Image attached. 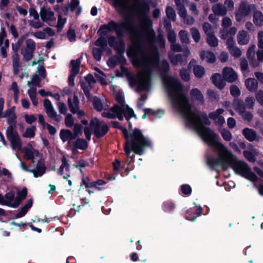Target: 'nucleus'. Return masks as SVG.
<instances>
[{"label":"nucleus","instance_id":"1","mask_svg":"<svg viewBox=\"0 0 263 263\" xmlns=\"http://www.w3.org/2000/svg\"><path fill=\"white\" fill-rule=\"evenodd\" d=\"M142 25L148 28L143 29L133 36L134 45L127 50V55L131 59L133 64L140 70L135 76H128V80L131 87H136L137 91H149L152 86V73L157 68L161 72L162 80L168 95L173 107L183 117L186 125L197 126V121L201 118L205 120V115L199 112L191 107L188 98L183 90L179 81L173 77L163 74L170 69V65L166 60L159 62L158 53L154 45V32L151 28L152 23L143 22Z\"/></svg>","mask_w":263,"mask_h":263},{"label":"nucleus","instance_id":"2","mask_svg":"<svg viewBox=\"0 0 263 263\" xmlns=\"http://www.w3.org/2000/svg\"><path fill=\"white\" fill-rule=\"evenodd\" d=\"M204 118L197 121V126H190L189 127L195 129L200 137L210 146L214 148L217 155V158H209L208 164L212 167L220 165L225 166L229 165L234 171L247 179L255 182L257 176L251 171L248 165L243 161L239 160L223 143L218 141L219 136L210 128L204 127L203 124H209V121L205 116Z\"/></svg>","mask_w":263,"mask_h":263},{"label":"nucleus","instance_id":"3","mask_svg":"<svg viewBox=\"0 0 263 263\" xmlns=\"http://www.w3.org/2000/svg\"><path fill=\"white\" fill-rule=\"evenodd\" d=\"M122 133L126 140L125 152L131 159L135 157V154L132 152L141 155L145 148L151 146L150 141L138 129H135L129 135H128L126 128L122 129Z\"/></svg>","mask_w":263,"mask_h":263},{"label":"nucleus","instance_id":"4","mask_svg":"<svg viewBox=\"0 0 263 263\" xmlns=\"http://www.w3.org/2000/svg\"><path fill=\"white\" fill-rule=\"evenodd\" d=\"M114 4L116 8L118 9L120 13L125 15H135L139 18L140 24L141 25V28L138 30H133L131 24L127 21H123L122 22L117 23L113 21H110L108 24H104L100 27V30H102L103 32H116L118 35H121L123 32L126 31L132 30L131 38L133 42V45L130 47H132L134 43L133 42V36L135 33H138L142 31L143 29L148 28L147 27L142 25L141 23L140 18L139 15L137 14L135 12H124L121 11L118 7L116 6L115 1H114Z\"/></svg>","mask_w":263,"mask_h":263},{"label":"nucleus","instance_id":"5","mask_svg":"<svg viewBox=\"0 0 263 263\" xmlns=\"http://www.w3.org/2000/svg\"><path fill=\"white\" fill-rule=\"evenodd\" d=\"M115 1L116 6L121 11L135 12L142 17L143 22L149 24V17L147 15L149 7L146 3L140 2L138 0H115Z\"/></svg>","mask_w":263,"mask_h":263},{"label":"nucleus","instance_id":"6","mask_svg":"<svg viewBox=\"0 0 263 263\" xmlns=\"http://www.w3.org/2000/svg\"><path fill=\"white\" fill-rule=\"evenodd\" d=\"M116 98L121 106L116 105L111 108L109 110H108L107 112L104 111L102 114L104 117L108 118H118L119 120L122 121L123 120V115L127 120H129L130 118L135 116L133 110L124 104V96L122 92L117 93Z\"/></svg>","mask_w":263,"mask_h":263},{"label":"nucleus","instance_id":"7","mask_svg":"<svg viewBox=\"0 0 263 263\" xmlns=\"http://www.w3.org/2000/svg\"><path fill=\"white\" fill-rule=\"evenodd\" d=\"M22 152L24 153V157L26 159L31 160L32 162H38L36 168L32 171L33 176L38 177L43 175L45 172V167L42 159V155L30 145L23 148Z\"/></svg>","mask_w":263,"mask_h":263},{"label":"nucleus","instance_id":"8","mask_svg":"<svg viewBox=\"0 0 263 263\" xmlns=\"http://www.w3.org/2000/svg\"><path fill=\"white\" fill-rule=\"evenodd\" d=\"M27 193V189L24 188L21 191L17 192V196L15 197V192L11 191L6 193L5 196H3L2 205H7L13 208H17L22 201L26 198Z\"/></svg>","mask_w":263,"mask_h":263},{"label":"nucleus","instance_id":"9","mask_svg":"<svg viewBox=\"0 0 263 263\" xmlns=\"http://www.w3.org/2000/svg\"><path fill=\"white\" fill-rule=\"evenodd\" d=\"M10 118L8 119V121L11 124V125L8 127L7 130V137L10 141L12 148L13 150L16 151H22V142L17 132L14 130L12 125L13 123H15V115L13 113L11 112L10 114Z\"/></svg>","mask_w":263,"mask_h":263},{"label":"nucleus","instance_id":"10","mask_svg":"<svg viewBox=\"0 0 263 263\" xmlns=\"http://www.w3.org/2000/svg\"><path fill=\"white\" fill-rule=\"evenodd\" d=\"M90 125L93 129L95 135L98 138L104 136L108 130L107 124L99 121L96 118L91 120Z\"/></svg>","mask_w":263,"mask_h":263},{"label":"nucleus","instance_id":"11","mask_svg":"<svg viewBox=\"0 0 263 263\" xmlns=\"http://www.w3.org/2000/svg\"><path fill=\"white\" fill-rule=\"evenodd\" d=\"M254 5H249L246 2H241L238 9L235 12V18L237 22H240L244 17L247 16Z\"/></svg>","mask_w":263,"mask_h":263},{"label":"nucleus","instance_id":"12","mask_svg":"<svg viewBox=\"0 0 263 263\" xmlns=\"http://www.w3.org/2000/svg\"><path fill=\"white\" fill-rule=\"evenodd\" d=\"M224 112V109L218 108L209 114V117L212 119L216 124L222 125L225 122V119L222 116Z\"/></svg>","mask_w":263,"mask_h":263},{"label":"nucleus","instance_id":"13","mask_svg":"<svg viewBox=\"0 0 263 263\" xmlns=\"http://www.w3.org/2000/svg\"><path fill=\"white\" fill-rule=\"evenodd\" d=\"M222 75L224 79L230 83L235 82L238 78L237 73L232 68L229 67H226L223 68Z\"/></svg>","mask_w":263,"mask_h":263},{"label":"nucleus","instance_id":"14","mask_svg":"<svg viewBox=\"0 0 263 263\" xmlns=\"http://www.w3.org/2000/svg\"><path fill=\"white\" fill-rule=\"evenodd\" d=\"M40 14L42 20L46 23L54 22L56 20L54 12L50 9L42 8Z\"/></svg>","mask_w":263,"mask_h":263},{"label":"nucleus","instance_id":"15","mask_svg":"<svg viewBox=\"0 0 263 263\" xmlns=\"http://www.w3.org/2000/svg\"><path fill=\"white\" fill-rule=\"evenodd\" d=\"M70 165L68 160L64 156L62 158V164L61 165L59 170L58 174L63 176L64 179H67L70 176L69 175Z\"/></svg>","mask_w":263,"mask_h":263},{"label":"nucleus","instance_id":"16","mask_svg":"<svg viewBox=\"0 0 263 263\" xmlns=\"http://www.w3.org/2000/svg\"><path fill=\"white\" fill-rule=\"evenodd\" d=\"M258 152L254 146L249 144L248 149L243 152L244 157L250 162H254L256 160V157L258 155Z\"/></svg>","mask_w":263,"mask_h":263},{"label":"nucleus","instance_id":"17","mask_svg":"<svg viewBox=\"0 0 263 263\" xmlns=\"http://www.w3.org/2000/svg\"><path fill=\"white\" fill-rule=\"evenodd\" d=\"M54 31L49 27L44 29L42 31H38L33 33V36L39 39L45 40L48 37L54 35Z\"/></svg>","mask_w":263,"mask_h":263},{"label":"nucleus","instance_id":"18","mask_svg":"<svg viewBox=\"0 0 263 263\" xmlns=\"http://www.w3.org/2000/svg\"><path fill=\"white\" fill-rule=\"evenodd\" d=\"M197 61L193 59L192 60L189 64V67L192 68L193 67L194 73L196 77L198 78H201L204 74L205 71L204 68L200 65H196Z\"/></svg>","mask_w":263,"mask_h":263},{"label":"nucleus","instance_id":"19","mask_svg":"<svg viewBox=\"0 0 263 263\" xmlns=\"http://www.w3.org/2000/svg\"><path fill=\"white\" fill-rule=\"evenodd\" d=\"M190 96L192 100L199 104H203L204 102L203 94L198 88H193L191 90Z\"/></svg>","mask_w":263,"mask_h":263},{"label":"nucleus","instance_id":"20","mask_svg":"<svg viewBox=\"0 0 263 263\" xmlns=\"http://www.w3.org/2000/svg\"><path fill=\"white\" fill-rule=\"evenodd\" d=\"M92 104L94 108L98 111H101L102 110H104L102 114L104 111L107 112V111L109 110L108 109H107L108 105L105 103H102L101 100L97 97H94L93 98Z\"/></svg>","mask_w":263,"mask_h":263},{"label":"nucleus","instance_id":"21","mask_svg":"<svg viewBox=\"0 0 263 263\" xmlns=\"http://www.w3.org/2000/svg\"><path fill=\"white\" fill-rule=\"evenodd\" d=\"M68 103L70 111L76 114L79 109V101L76 94H74L72 99L71 97L68 99Z\"/></svg>","mask_w":263,"mask_h":263},{"label":"nucleus","instance_id":"22","mask_svg":"<svg viewBox=\"0 0 263 263\" xmlns=\"http://www.w3.org/2000/svg\"><path fill=\"white\" fill-rule=\"evenodd\" d=\"M242 133L245 137L249 141L259 140L256 132L252 129L245 128L243 129Z\"/></svg>","mask_w":263,"mask_h":263},{"label":"nucleus","instance_id":"23","mask_svg":"<svg viewBox=\"0 0 263 263\" xmlns=\"http://www.w3.org/2000/svg\"><path fill=\"white\" fill-rule=\"evenodd\" d=\"M178 11L179 15L182 18H184L186 14V10L184 7V4L187 3V0H174Z\"/></svg>","mask_w":263,"mask_h":263},{"label":"nucleus","instance_id":"24","mask_svg":"<svg viewBox=\"0 0 263 263\" xmlns=\"http://www.w3.org/2000/svg\"><path fill=\"white\" fill-rule=\"evenodd\" d=\"M249 35L246 31L242 30L238 32L237 35V40L239 45H247L249 43Z\"/></svg>","mask_w":263,"mask_h":263},{"label":"nucleus","instance_id":"25","mask_svg":"<svg viewBox=\"0 0 263 263\" xmlns=\"http://www.w3.org/2000/svg\"><path fill=\"white\" fill-rule=\"evenodd\" d=\"M200 57L202 60H204L208 63H214L216 60L214 53L209 51H202L200 52Z\"/></svg>","mask_w":263,"mask_h":263},{"label":"nucleus","instance_id":"26","mask_svg":"<svg viewBox=\"0 0 263 263\" xmlns=\"http://www.w3.org/2000/svg\"><path fill=\"white\" fill-rule=\"evenodd\" d=\"M60 137L63 142L76 139L73 133L68 129H62L60 133Z\"/></svg>","mask_w":263,"mask_h":263},{"label":"nucleus","instance_id":"27","mask_svg":"<svg viewBox=\"0 0 263 263\" xmlns=\"http://www.w3.org/2000/svg\"><path fill=\"white\" fill-rule=\"evenodd\" d=\"M106 184V182L102 180H99L97 181H93L89 183L85 184L86 187L91 188L92 189V193H93L95 191H100L103 189L101 186Z\"/></svg>","mask_w":263,"mask_h":263},{"label":"nucleus","instance_id":"28","mask_svg":"<svg viewBox=\"0 0 263 263\" xmlns=\"http://www.w3.org/2000/svg\"><path fill=\"white\" fill-rule=\"evenodd\" d=\"M212 11L216 15L224 16L227 13V8L221 4H216L212 6Z\"/></svg>","mask_w":263,"mask_h":263},{"label":"nucleus","instance_id":"29","mask_svg":"<svg viewBox=\"0 0 263 263\" xmlns=\"http://www.w3.org/2000/svg\"><path fill=\"white\" fill-rule=\"evenodd\" d=\"M196 209L193 211V210H189L187 211V215L186 216V219L190 221H194L197 216H199L201 214V208L199 206H195Z\"/></svg>","mask_w":263,"mask_h":263},{"label":"nucleus","instance_id":"30","mask_svg":"<svg viewBox=\"0 0 263 263\" xmlns=\"http://www.w3.org/2000/svg\"><path fill=\"white\" fill-rule=\"evenodd\" d=\"M169 58L171 62L173 65H176L183 64V62H186L185 60H183L182 56L180 54H174L172 52H170Z\"/></svg>","mask_w":263,"mask_h":263},{"label":"nucleus","instance_id":"31","mask_svg":"<svg viewBox=\"0 0 263 263\" xmlns=\"http://www.w3.org/2000/svg\"><path fill=\"white\" fill-rule=\"evenodd\" d=\"M12 66L13 68V73L15 75H17L20 71L21 66L20 58L17 53H15L12 55Z\"/></svg>","mask_w":263,"mask_h":263},{"label":"nucleus","instance_id":"32","mask_svg":"<svg viewBox=\"0 0 263 263\" xmlns=\"http://www.w3.org/2000/svg\"><path fill=\"white\" fill-rule=\"evenodd\" d=\"M213 84L218 88L222 89L225 85L224 82L221 79V76L219 73H215L212 77Z\"/></svg>","mask_w":263,"mask_h":263},{"label":"nucleus","instance_id":"33","mask_svg":"<svg viewBox=\"0 0 263 263\" xmlns=\"http://www.w3.org/2000/svg\"><path fill=\"white\" fill-rule=\"evenodd\" d=\"M245 86L249 91H254L258 87V83L253 78H248L245 81Z\"/></svg>","mask_w":263,"mask_h":263},{"label":"nucleus","instance_id":"34","mask_svg":"<svg viewBox=\"0 0 263 263\" xmlns=\"http://www.w3.org/2000/svg\"><path fill=\"white\" fill-rule=\"evenodd\" d=\"M233 106L234 109L236 111L238 112L240 115H242L245 113L246 109L245 105L243 102L239 99L234 100L233 103Z\"/></svg>","mask_w":263,"mask_h":263},{"label":"nucleus","instance_id":"35","mask_svg":"<svg viewBox=\"0 0 263 263\" xmlns=\"http://www.w3.org/2000/svg\"><path fill=\"white\" fill-rule=\"evenodd\" d=\"M30 88L27 91V93L29 96V98L32 101V104L34 106H36L38 104V100L36 98V87L29 86Z\"/></svg>","mask_w":263,"mask_h":263},{"label":"nucleus","instance_id":"36","mask_svg":"<svg viewBox=\"0 0 263 263\" xmlns=\"http://www.w3.org/2000/svg\"><path fill=\"white\" fill-rule=\"evenodd\" d=\"M32 205V200H29L26 204L21 208L20 211L15 215L16 218H21L25 215L27 211Z\"/></svg>","mask_w":263,"mask_h":263},{"label":"nucleus","instance_id":"37","mask_svg":"<svg viewBox=\"0 0 263 263\" xmlns=\"http://www.w3.org/2000/svg\"><path fill=\"white\" fill-rule=\"evenodd\" d=\"M253 23L257 26L263 25V14L260 11H256L253 14Z\"/></svg>","mask_w":263,"mask_h":263},{"label":"nucleus","instance_id":"38","mask_svg":"<svg viewBox=\"0 0 263 263\" xmlns=\"http://www.w3.org/2000/svg\"><path fill=\"white\" fill-rule=\"evenodd\" d=\"M206 42L211 47H216L218 45V39L214 35V33L206 35Z\"/></svg>","mask_w":263,"mask_h":263},{"label":"nucleus","instance_id":"39","mask_svg":"<svg viewBox=\"0 0 263 263\" xmlns=\"http://www.w3.org/2000/svg\"><path fill=\"white\" fill-rule=\"evenodd\" d=\"M29 26L34 29H39L42 27L44 23L40 20L39 17L34 18H30L28 20Z\"/></svg>","mask_w":263,"mask_h":263},{"label":"nucleus","instance_id":"40","mask_svg":"<svg viewBox=\"0 0 263 263\" xmlns=\"http://www.w3.org/2000/svg\"><path fill=\"white\" fill-rule=\"evenodd\" d=\"M95 75L98 80L100 81L101 84L103 85H107V82L105 80L106 75L101 71L99 68H95Z\"/></svg>","mask_w":263,"mask_h":263},{"label":"nucleus","instance_id":"41","mask_svg":"<svg viewBox=\"0 0 263 263\" xmlns=\"http://www.w3.org/2000/svg\"><path fill=\"white\" fill-rule=\"evenodd\" d=\"M81 61L80 59L72 60L71 61V73L77 75L79 72L80 64Z\"/></svg>","mask_w":263,"mask_h":263},{"label":"nucleus","instance_id":"42","mask_svg":"<svg viewBox=\"0 0 263 263\" xmlns=\"http://www.w3.org/2000/svg\"><path fill=\"white\" fill-rule=\"evenodd\" d=\"M74 149H85L87 147V142L82 139H78L73 142Z\"/></svg>","mask_w":263,"mask_h":263},{"label":"nucleus","instance_id":"43","mask_svg":"<svg viewBox=\"0 0 263 263\" xmlns=\"http://www.w3.org/2000/svg\"><path fill=\"white\" fill-rule=\"evenodd\" d=\"M46 112L50 118L57 122H60L62 120V117L57 114L53 107L46 110Z\"/></svg>","mask_w":263,"mask_h":263},{"label":"nucleus","instance_id":"44","mask_svg":"<svg viewBox=\"0 0 263 263\" xmlns=\"http://www.w3.org/2000/svg\"><path fill=\"white\" fill-rule=\"evenodd\" d=\"M43 79L40 77L37 74H35L30 81H28V86L39 87L40 82Z\"/></svg>","mask_w":263,"mask_h":263},{"label":"nucleus","instance_id":"45","mask_svg":"<svg viewBox=\"0 0 263 263\" xmlns=\"http://www.w3.org/2000/svg\"><path fill=\"white\" fill-rule=\"evenodd\" d=\"M4 176L5 180L10 182L12 180L11 173L5 168H0V177Z\"/></svg>","mask_w":263,"mask_h":263},{"label":"nucleus","instance_id":"46","mask_svg":"<svg viewBox=\"0 0 263 263\" xmlns=\"http://www.w3.org/2000/svg\"><path fill=\"white\" fill-rule=\"evenodd\" d=\"M33 52L28 50L26 48H22L21 49V53L23 56V60L26 61H29L33 57Z\"/></svg>","mask_w":263,"mask_h":263},{"label":"nucleus","instance_id":"47","mask_svg":"<svg viewBox=\"0 0 263 263\" xmlns=\"http://www.w3.org/2000/svg\"><path fill=\"white\" fill-rule=\"evenodd\" d=\"M79 0H72L69 6V9L71 11H77V14L80 13L81 9L79 7Z\"/></svg>","mask_w":263,"mask_h":263},{"label":"nucleus","instance_id":"48","mask_svg":"<svg viewBox=\"0 0 263 263\" xmlns=\"http://www.w3.org/2000/svg\"><path fill=\"white\" fill-rule=\"evenodd\" d=\"M28 36V33L24 34L23 35L20 39L17 41V42L15 44H12V49L13 50L16 52L20 49L23 41Z\"/></svg>","mask_w":263,"mask_h":263},{"label":"nucleus","instance_id":"49","mask_svg":"<svg viewBox=\"0 0 263 263\" xmlns=\"http://www.w3.org/2000/svg\"><path fill=\"white\" fill-rule=\"evenodd\" d=\"M36 127L35 126H32L30 127L27 128L25 132L23 133V136L26 138H31L35 135V132Z\"/></svg>","mask_w":263,"mask_h":263},{"label":"nucleus","instance_id":"50","mask_svg":"<svg viewBox=\"0 0 263 263\" xmlns=\"http://www.w3.org/2000/svg\"><path fill=\"white\" fill-rule=\"evenodd\" d=\"M223 139L227 141H230L232 138V135L231 132L227 129L221 128L219 130Z\"/></svg>","mask_w":263,"mask_h":263},{"label":"nucleus","instance_id":"51","mask_svg":"<svg viewBox=\"0 0 263 263\" xmlns=\"http://www.w3.org/2000/svg\"><path fill=\"white\" fill-rule=\"evenodd\" d=\"M230 53L235 58H238L241 55V50L237 46H234L228 50Z\"/></svg>","mask_w":263,"mask_h":263},{"label":"nucleus","instance_id":"52","mask_svg":"<svg viewBox=\"0 0 263 263\" xmlns=\"http://www.w3.org/2000/svg\"><path fill=\"white\" fill-rule=\"evenodd\" d=\"M190 32L192 36L196 43L198 42L200 39V34L199 30L194 27H193L190 30Z\"/></svg>","mask_w":263,"mask_h":263},{"label":"nucleus","instance_id":"53","mask_svg":"<svg viewBox=\"0 0 263 263\" xmlns=\"http://www.w3.org/2000/svg\"><path fill=\"white\" fill-rule=\"evenodd\" d=\"M165 11L166 15L169 19L173 21L175 20L176 15L174 10L172 7L170 6H167Z\"/></svg>","mask_w":263,"mask_h":263},{"label":"nucleus","instance_id":"54","mask_svg":"<svg viewBox=\"0 0 263 263\" xmlns=\"http://www.w3.org/2000/svg\"><path fill=\"white\" fill-rule=\"evenodd\" d=\"M1 46V54L2 57L4 58H5L7 56V49L9 47V42L8 40L5 41V43H3Z\"/></svg>","mask_w":263,"mask_h":263},{"label":"nucleus","instance_id":"55","mask_svg":"<svg viewBox=\"0 0 263 263\" xmlns=\"http://www.w3.org/2000/svg\"><path fill=\"white\" fill-rule=\"evenodd\" d=\"M179 36L182 43H187L189 42L190 39L187 31L181 30L179 33Z\"/></svg>","mask_w":263,"mask_h":263},{"label":"nucleus","instance_id":"56","mask_svg":"<svg viewBox=\"0 0 263 263\" xmlns=\"http://www.w3.org/2000/svg\"><path fill=\"white\" fill-rule=\"evenodd\" d=\"M95 45L100 47L102 50H105L107 46L106 41L103 37H99L96 41Z\"/></svg>","mask_w":263,"mask_h":263},{"label":"nucleus","instance_id":"57","mask_svg":"<svg viewBox=\"0 0 263 263\" xmlns=\"http://www.w3.org/2000/svg\"><path fill=\"white\" fill-rule=\"evenodd\" d=\"M92 87V85L90 84L87 83L85 81H83L81 83V87L83 89L85 94L87 96H89V91L91 87Z\"/></svg>","mask_w":263,"mask_h":263},{"label":"nucleus","instance_id":"58","mask_svg":"<svg viewBox=\"0 0 263 263\" xmlns=\"http://www.w3.org/2000/svg\"><path fill=\"white\" fill-rule=\"evenodd\" d=\"M26 47L25 48H26L28 49V50H30L32 51H34L35 49V43L34 41L32 39H27L26 41Z\"/></svg>","mask_w":263,"mask_h":263},{"label":"nucleus","instance_id":"59","mask_svg":"<svg viewBox=\"0 0 263 263\" xmlns=\"http://www.w3.org/2000/svg\"><path fill=\"white\" fill-rule=\"evenodd\" d=\"M202 27L203 30L206 35L214 33L211 27V25L209 23H204L202 25Z\"/></svg>","mask_w":263,"mask_h":263},{"label":"nucleus","instance_id":"60","mask_svg":"<svg viewBox=\"0 0 263 263\" xmlns=\"http://www.w3.org/2000/svg\"><path fill=\"white\" fill-rule=\"evenodd\" d=\"M180 75L182 80L188 81L190 79V76L189 71L185 69L180 70Z\"/></svg>","mask_w":263,"mask_h":263},{"label":"nucleus","instance_id":"61","mask_svg":"<svg viewBox=\"0 0 263 263\" xmlns=\"http://www.w3.org/2000/svg\"><path fill=\"white\" fill-rule=\"evenodd\" d=\"M104 50H102L98 48H95L93 49V55L95 59L97 61H100L101 59V53Z\"/></svg>","mask_w":263,"mask_h":263},{"label":"nucleus","instance_id":"62","mask_svg":"<svg viewBox=\"0 0 263 263\" xmlns=\"http://www.w3.org/2000/svg\"><path fill=\"white\" fill-rule=\"evenodd\" d=\"M245 102L247 107L252 109L255 104V99L253 97H249L246 99Z\"/></svg>","mask_w":263,"mask_h":263},{"label":"nucleus","instance_id":"63","mask_svg":"<svg viewBox=\"0 0 263 263\" xmlns=\"http://www.w3.org/2000/svg\"><path fill=\"white\" fill-rule=\"evenodd\" d=\"M232 24V20L229 17H224L222 20L221 25L223 28H227Z\"/></svg>","mask_w":263,"mask_h":263},{"label":"nucleus","instance_id":"64","mask_svg":"<svg viewBox=\"0 0 263 263\" xmlns=\"http://www.w3.org/2000/svg\"><path fill=\"white\" fill-rule=\"evenodd\" d=\"M255 97L258 102L263 106V91L260 90L257 91Z\"/></svg>","mask_w":263,"mask_h":263}]
</instances>
